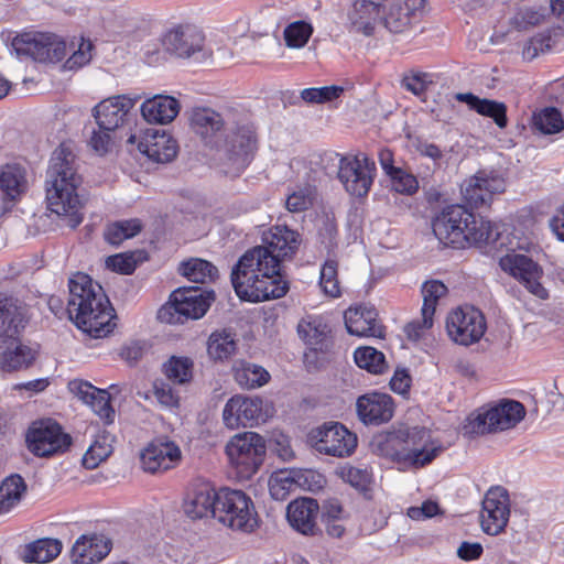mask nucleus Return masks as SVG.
I'll list each match as a JSON object with an SVG mask.
<instances>
[{
    "instance_id": "nucleus-41",
    "label": "nucleus",
    "mask_w": 564,
    "mask_h": 564,
    "mask_svg": "<svg viewBox=\"0 0 564 564\" xmlns=\"http://www.w3.org/2000/svg\"><path fill=\"white\" fill-rule=\"evenodd\" d=\"M26 486L19 475L7 477L0 485V514L9 512L21 500Z\"/></svg>"
},
{
    "instance_id": "nucleus-16",
    "label": "nucleus",
    "mask_w": 564,
    "mask_h": 564,
    "mask_svg": "<svg viewBox=\"0 0 564 564\" xmlns=\"http://www.w3.org/2000/svg\"><path fill=\"white\" fill-rule=\"evenodd\" d=\"M258 147V138L252 123L238 122L226 135L224 152L236 172L243 170Z\"/></svg>"
},
{
    "instance_id": "nucleus-45",
    "label": "nucleus",
    "mask_w": 564,
    "mask_h": 564,
    "mask_svg": "<svg viewBox=\"0 0 564 564\" xmlns=\"http://www.w3.org/2000/svg\"><path fill=\"white\" fill-rule=\"evenodd\" d=\"M356 365L373 375H381L388 369L384 355L373 347H359L354 354Z\"/></svg>"
},
{
    "instance_id": "nucleus-23",
    "label": "nucleus",
    "mask_w": 564,
    "mask_h": 564,
    "mask_svg": "<svg viewBox=\"0 0 564 564\" xmlns=\"http://www.w3.org/2000/svg\"><path fill=\"white\" fill-rule=\"evenodd\" d=\"M205 35L193 24H180L167 31L163 37L165 50L178 57H189L204 47Z\"/></svg>"
},
{
    "instance_id": "nucleus-26",
    "label": "nucleus",
    "mask_w": 564,
    "mask_h": 564,
    "mask_svg": "<svg viewBox=\"0 0 564 564\" xmlns=\"http://www.w3.org/2000/svg\"><path fill=\"white\" fill-rule=\"evenodd\" d=\"M356 408L359 419L366 424L388 422L393 416L394 410L392 398L378 392L359 397Z\"/></svg>"
},
{
    "instance_id": "nucleus-29",
    "label": "nucleus",
    "mask_w": 564,
    "mask_h": 564,
    "mask_svg": "<svg viewBox=\"0 0 564 564\" xmlns=\"http://www.w3.org/2000/svg\"><path fill=\"white\" fill-rule=\"evenodd\" d=\"M26 316L18 300L0 294V338L14 339L24 329Z\"/></svg>"
},
{
    "instance_id": "nucleus-2",
    "label": "nucleus",
    "mask_w": 564,
    "mask_h": 564,
    "mask_svg": "<svg viewBox=\"0 0 564 564\" xmlns=\"http://www.w3.org/2000/svg\"><path fill=\"white\" fill-rule=\"evenodd\" d=\"M80 183L75 154L67 145L61 144L53 152L46 172L45 200L47 209L73 229L83 221L82 204L77 194Z\"/></svg>"
},
{
    "instance_id": "nucleus-55",
    "label": "nucleus",
    "mask_w": 564,
    "mask_h": 564,
    "mask_svg": "<svg viewBox=\"0 0 564 564\" xmlns=\"http://www.w3.org/2000/svg\"><path fill=\"white\" fill-rule=\"evenodd\" d=\"M86 404H88L105 423L110 424L113 422L115 410L110 404V394L107 390L97 389L96 393L93 394Z\"/></svg>"
},
{
    "instance_id": "nucleus-52",
    "label": "nucleus",
    "mask_w": 564,
    "mask_h": 564,
    "mask_svg": "<svg viewBox=\"0 0 564 564\" xmlns=\"http://www.w3.org/2000/svg\"><path fill=\"white\" fill-rule=\"evenodd\" d=\"M112 453V446L107 436L98 437L86 451L83 465L88 469L96 468Z\"/></svg>"
},
{
    "instance_id": "nucleus-37",
    "label": "nucleus",
    "mask_w": 564,
    "mask_h": 564,
    "mask_svg": "<svg viewBox=\"0 0 564 564\" xmlns=\"http://www.w3.org/2000/svg\"><path fill=\"white\" fill-rule=\"evenodd\" d=\"M300 337L314 350L327 348L330 329L328 325L316 316L303 318L297 326Z\"/></svg>"
},
{
    "instance_id": "nucleus-22",
    "label": "nucleus",
    "mask_w": 564,
    "mask_h": 564,
    "mask_svg": "<svg viewBox=\"0 0 564 564\" xmlns=\"http://www.w3.org/2000/svg\"><path fill=\"white\" fill-rule=\"evenodd\" d=\"M128 143L137 145L138 151L155 163H167L176 156V142L159 129H147L142 135H130Z\"/></svg>"
},
{
    "instance_id": "nucleus-46",
    "label": "nucleus",
    "mask_w": 564,
    "mask_h": 564,
    "mask_svg": "<svg viewBox=\"0 0 564 564\" xmlns=\"http://www.w3.org/2000/svg\"><path fill=\"white\" fill-rule=\"evenodd\" d=\"M141 229L139 219L120 220L108 225L104 236L109 243L118 246L126 239L137 236Z\"/></svg>"
},
{
    "instance_id": "nucleus-54",
    "label": "nucleus",
    "mask_w": 564,
    "mask_h": 564,
    "mask_svg": "<svg viewBox=\"0 0 564 564\" xmlns=\"http://www.w3.org/2000/svg\"><path fill=\"white\" fill-rule=\"evenodd\" d=\"M544 19V13L534 8H521L510 19V25L516 31H527L539 25Z\"/></svg>"
},
{
    "instance_id": "nucleus-51",
    "label": "nucleus",
    "mask_w": 564,
    "mask_h": 564,
    "mask_svg": "<svg viewBox=\"0 0 564 564\" xmlns=\"http://www.w3.org/2000/svg\"><path fill=\"white\" fill-rule=\"evenodd\" d=\"M313 28L305 21H295L289 24L283 32L285 44L292 48L303 47L310 40Z\"/></svg>"
},
{
    "instance_id": "nucleus-12",
    "label": "nucleus",
    "mask_w": 564,
    "mask_h": 564,
    "mask_svg": "<svg viewBox=\"0 0 564 564\" xmlns=\"http://www.w3.org/2000/svg\"><path fill=\"white\" fill-rule=\"evenodd\" d=\"M524 406L514 400H503L469 419L468 427L476 434L506 431L524 419Z\"/></svg>"
},
{
    "instance_id": "nucleus-58",
    "label": "nucleus",
    "mask_w": 564,
    "mask_h": 564,
    "mask_svg": "<svg viewBox=\"0 0 564 564\" xmlns=\"http://www.w3.org/2000/svg\"><path fill=\"white\" fill-rule=\"evenodd\" d=\"M434 83L433 76L429 73L412 72L402 79V85L416 96L422 95L430 85Z\"/></svg>"
},
{
    "instance_id": "nucleus-9",
    "label": "nucleus",
    "mask_w": 564,
    "mask_h": 564,
    "mask_svg": "<svg viewBox=\"0 0 564 564\" xmlns=\"http://www.w3.org/2000/svg\"><path fill=\"white\" fill-rule=\"evenodd\" d=\"M225 451L230 464L238 469L239 474L250 477L263 462L265 443L259 434L245 432L232 436Z\"/></svg>"
},
{
    "instance_id": "nucleus-4",
    "label": "nucleus",
    "mask_w": 564,
    "mask_h": 564,
    "mask_svg": "<svg viewBox=\"0 0 564 564\" xmlns=\"http://www.w3.org/2000/svg\"><path fill=\"white\" fill-rule=\"evenodd\" d=\"M425 0H358L349 13L355 31L367 36L380 28L391 33L406 31L423 10Z\"/></svg>"
},
{
    "instance_id": "nucleus-42",
    "label": "nucleus",
    "mask_w": 564,
    "mask_h": 564,
    "mask_svg": "<svg viewBox=\"0 0 564 564\" xmlns=\"http://www.w3.org/2000/svg\"><path fill=\"white\" fill-rule=\"evenodd\" d=\"M181 272L188 281L202 284L214 282L218 276V270L213 263L197 258L183 262Z\"/></svg>"
},
{
    "instance_id": "nucleus-33",
    "label": "nucleus",
    "mask_w": 564,
    "mask_h": 564,
    "mask_svg": "<svg viewBox=\"0 0 564 564\" xmlns=\"http://www.w3.org/2000/svg\"><path fill=\"white\" fill-rule=\"evenodd\" d=\"M218 503V491L208 484L196 486L188 494L184 502V511L192 519H202L208 516L214 518V509Z\"/></svg>"
},
{
    "instance_id": "nucleus-40",
    "label": "nucleus",
    "mask_w": 564,
    "mask_h": 564,
    "mask_svg": "<svg viewBox=\"0 0 564 564\" xmlns=\"http://www.w3.org/2000/svg\"><path fill=\"white\" fill-rule=\"evenodd\" d=\"M0 188L3 194L14 199L26 188L24 170L17 164H7L0 170Z\"/></svg>"
},
{
    "instance_id": "nucleus-28",
    "label": "nucleus",
    "mask_w": 564,
    "mask_h": 564,
    "mask_svg": "<svg viewBox=\"0 0 564 564\" xmlns=\"http://www.w3.org/2000/svg\"><path fill=\"white\" fill-rule=\"evenodd\" d=\"M37 351L32 347L17 341L0 344V371L12 373L23 371L33 366Z\"/></svg>"
},
{
    "instance_id": "nucleus-39",
    "label": "nucleus",
    "mask_w": 564,
    "mask_h": 564,
    "mask_svg": "<svg viewBox=\"0 0 564 564\" xmlns=\"http://www.w3.org/2000/svg\"><path fill=\"white\" fill-rule=\"evenodd\" d=\"M234 371L237 383L245 389L261 387L270 379L269 372L263 367L243 360L236 362Z\"/></svg>"
},
{
    "instance_id": "nucleus-35",
    "label": "nucleus",
    "mask_w": 564,
    "mask_h": 564,
    "mask_svg": "<svg viewBox=\"0 0 564 564\" xmlns=\"http://www.w3.org/2000/svg\"><path fill=\"white\" fill-rule=\"evenodd\" d=\"M463 235L465 236L464 248H466L471 245L494 242L499 231L496 224L471 213V217L465 221Z\"/></svg>"
},
{
    "instance_id": "nucleus-27",
    "label": "nucleus",
    "mask_w": 564,
    "mask_h": 564,
    "mask_svg": "<svg viewBox=\"0 0 564 564\" xmlns=\"http://www.w3.org/2000/svg\"><path fill=\"white\" fill-rule=\"evenodd\" d=\"M318 503L312 498H301L288 506L286 519L290 525L304 535H315L318 531L316 523Z\"/></svg>"
},
{
    "instance_id": "nucleus-56",
    "label": "nucleus",
    "mask_w": 564,
    "mask_h": 564,
    "mask_svg": "<svg viewBox=\"0 0 564 564\" xmlns=\"http://www.w3.org/2000/svg\"><path fill=\"white\" fill-rule=\"evenodd\" d=\"M343 91V87L335 85L321 88H306L301 91V97L308 104H323L338 98Z\"/></svg>"
},
{
    "instance_id": "nucleus-36",
    "label": "nucleus",
    "mask_w": 564,
    "mask_h": 564,
    "mask_svg": "<svg viewBox=\"0 0 564 564\" xmlns=\"http://www.w3.org/2000/svg\"><path fill=\"white\" fill-rule=\"evenodd\" d=\"M224 123L221 115L210 108H194L189 116L192 130L204 140L212 139Z\"/></svg>"
},
{
    "instance_id": "nucleus-53",
    "label": "nucleus",
    "mask_w": 564,
    "mask_h": 564,
    "mask_svg": "<svg viewBox=\"0 0 564 564\" xmlns=\"http://www.w3.org/2000/svg\"><path fill=\"white\" fill-rule=\"evenodd\" d=\"M337 268L338 264L335 260H327L321 269L319 285L324 293L330 297L340 295Z\"/></svg>"
},
{
    "instance_id": "nucleus-64",
    "label": "nucleus",
    "mask_w": 564,
    "mask_h": 564,
    "mask_svg": "<svg viewBox=\"0 0 564 564\" xmlns=\"http://www.w3.org/2000/svg\"><path fill=\"white\" fill-rule=\"evenodd\" d=\"M440 512V506L432 500H426L421 507H411L408 509V516L416 521L429 519Z\"/></svg>"
},
{
    "instance_id": "nucleus-10",
    "label": "nucleus",
    "mask_w": 564,
    "mask_h": 564,
    "mask_svg": "<svg viewBox=\"0 0 564 564\" xmlns=\"http://www.w3.org/2000/svg\"><path fill=\"white\" fill-rule=\"evenodd\" d=\"M310 445L318 453L348 457L357 447V436L338 422H326L310 431L307 435Z\"/></svg>"
},
{
    "instance_id": "nucleus-13",
    "label": "nucleus",
    "mask_w": 564,
    "mask_h": 564,
    "mask_svg": "<svg viewBox=\"0 0 564 564\" xmlns=\"http://www.w3.org/2000/svg\"><path fill=\"white\" fill-rule=\"evenodd\" d=\"M499 267L505 273L516 279L533 295L540 299L547 297V291L541 284L543 270L541 265L529 256L517 252L516 250L508 251L499 259Z\"/></svg>"
},
{
    "instance_id": "nucleus-8",
    "label": "nucleus",
    "mask_w": 564,
    "mask_h": 564,
    "mask_svg": "<svg viewBox=\"0 0 564 564\" xmlns=\"http://www.w3.org/2000/svg\"><path fill=\"white\" fill-rule=\"evenodd\" d=\"M338 160L337 177L345 189L352 196L362 197L368 194L376 176V163L367 154L339 156L330 155Z\"/></svg>"
},
{
    "instance_id": "nucleus-24",
    "label": "nucleus",
    "mask_w": 564,
    "mask_h": 564,
    "mask_svg": "<svg viewBox=\"0 0 564 564\" xmlns=\"http://www.w3.org/2000/svg\"><path fill=\"white\" fill-rule=\"evenodd\" d=\"M134 104L135 99L126 96H116L100 101L93 110L98 128L115 131L126 122Z\"/></svg>"
},
{
    "instance_id": "nucleus-7",
    "label": "nucleus",
    "mask_w": 564,
    "mask_h": 564,
    "mask_svg": "<svg viewBox=\"0 0 564 564\" xmlns=\"http://www.w3.org/2000/svg\"><path fill=\"white\" fill-rule=\"evenodd\" d=\"M214 301V295L198 289L176 290L172 293L170 301L158 312V318L162 323L183 324L187 319H197L205 315Z\"/></svg>"
},
{
    "instance_id": "nucleus-60",
    "label": "nucleus",
    "mask_w": 564,
    "mask_h": 564,
    "mask_svg": "<svg viewBox=\"0 0 564 564\" xmlns=\"http://www.w3.org/2000/svg\"><path fill=\"white\" fill-rule=\"evenodd\" d=\"M106 265L112 271L130 274L134 271L137 262L133 254L119 253L108 257L106 259Z\"/></svg>"
},
{
    "instance_id": "nucleus-6",
    "label": "nucleus",
    "mask_w": 564,
    "mask_h": 564,
    "mask_svg": "<svg viewBox=\"0 0 564 564\" xmlns=\"http://www.w3.org/2000/svg\"><path fill=\"white\" fill-rule=\"evenodd\" d=\"M214 518L231 530L252 533L260 527V519L252 499L242 490L221 488Z\"/></svg>"
},
{
    "instance_id": "nucleus-11",
    "label": "nucleus",
    "mask_w": 564,
    "mask_h": 564,
    "mask_svg": "<svg viewBox=\"0 0 564 564\" xmlns=\"http://www.w3.org/2000/svg\"><path fill=\"white\" fill-rule=\"evenodd\" d=\"M28 449L37 457H50L62 454L72 444V437L62 426L51 420L33 422L25 436Z\"/></svg>"
},
{
    "instance_id": "nucleus-5",
    "label": "nucleus",
    "mask_w": 564,
    "mask_h": 564,
    "mask_svg": "<svg viewBox=\"0 0 564 564\" xmlns=\"http://www.w3.org/2000/svg\"><path fill=\"white\" fill-rule=\"evenodd\" d=\"M383 455L404 467L422 468L442 454V443L426 427L401 426L384 435L379 443Z\"/></svg>"
},
{
    "instance_id": "nucleus-3",
    "label": "nucleus",
    "mask_w": 564,
    "mask_h": 564,
    "mask_svg": "<svg viewBox=\"0 0 564 564\" xmlns=\"http://www.w3.org/2000/svg\"><path fill=\"white\" fill-rule=\"evenodd\" d=\"M68 289L69 318L95 338L107 336L113 327V310L101 285L88 274L77 272L69 278Z\"/></svg>"
},
{
    "instance_id": "nucleus-32",
    "label": "nucleus",
    "mask_w": 564,
    "mask_h": 564,
    "mask_svg": "<svg viewBox=\"0 0 564 564\" xmlns=\"http://www.w3.org/2000/svg\"><path fill=\"white\" fill-rule=\"evenodd\" d=\"M345 325L349 334L356 336L381 337L382 327L377 322L372 308L350 307L345 312Z\"/></svg>"
},
{
    "instance_id": "nucleus-43",
    "label": "nucleus",
    "mask_w": 564,
    "mask_h": 564,
    "mask_svg": "<svg viewBox=\"0 0 564 564\" xmlns=\"http://www.w3.org/2000/svg\"><path fill=\"white\" fill-rule=\"evenodd\" d=\"M237 349V343L231 333L226 330L214 332L207 343L208 356L217 361L230 358Z\"/></svg>"
},
{
    "instance_id": "nucleus-48",
    "label": "nucleus",
    "mask_w": 564,
    "mask_h": 564,
    "mask_svg": "<svg viewBox=\"0 0 564 564\" xmlns=\"http://www.w3.org/2000/svg\"><path fill=\"white\" fill-rule=\"evenodd\" d=\"M563 122L561 112L553 107L544 108L535 112L532 117L533 127L543 134H552L561 131Z\"/></svg>"
},
{
    "instance_id": "nucleus-31",
    "label": "nucleus",
    "mask_w": 564,
    "mask_h": 564,
    "mask_svg": "<svg viewBox=\"0 0 564 564\" xmlns=\"http://www.w3.org/2000/svg\"><path fill=\"white\" fill-rule=\"evenodd\" d=\"M180 102L167 95H155L141 105V115L149 123L166 124L172 122L180 112Z\"/></svg>"
},
{
    "instance_id": "nucleus-25",
    "label": "nucleus",
    "mask_w": 564,
    "mask_h": 564,
    "mask_svg": "<svg viewBox=\"0 0 564 564\" xmlns=\"http://www.w3.org/2000/svg\"><path fill=\"white\" fill-rule=\"evenodd\" d=\"M262 242L261 246L269 250L282 265L284 260L292 259L296 253L301 237L297 231L286 226H274L263 235Z\"/></svg>"
},
{
    "instance_id": "nucleus-49",
    "label": "nucleus",
    "mask_w": 564,
    "mask_h": 564,
    "mask_svg": "<svg viewBox=\"0 0 564 564\" xmlns=\"http://www.w3.org/2000/svg\"><path fill=\"white\" fill-rule=\"evenodd\" d=\"M316 197V187L311 184L296 186L286 197L285 206L291 213L308 209Z\"/></svg>"
},
{
    "instance_id": "nucleus-21",
    "label": "nucleus",
    "mask_w": 564,
    "mask_h": 564,
    "mask_svg": "<svg viewBox=\"0 0 564 564\" xmlns=\"http://www.w3.org/2000/svg\"><path fill=\"white\" fill-rule=\"evenodd\" d=\"M140 458L145 471L162 473L180 465L182 451L174 441L167 437H158L142 451Z\"/></svg>"
},
{
    "instance_id": "nucleus-59",
    "label": "nucleus",
    "mask_w": 564,
    "mask_h": 564,
    "mask_svg": "<svg viewBox=\"0 0 564 564\" xmlns=\"http://www.w3.org/2000/svg\"><path fill=\"white\" fill-rule=\"evenodd\" d=\"M392 181V186L395 192L406 195L414 194L419 188V182L416 177L402 169L394 171L389 175Z\"/></svg>"
},
{
    "instance_id": "nucleus-1",
    "label": "nucleus",
    "mask_w": 564,
    "mask_h": 564,
    "mask_svg": "<svg viewBox=\"0 0 564 564\" xmlns=\"http://www.w3.org/2000/svg\"><path fill=\"white\" fill-rule=\"evenodd\" d=\"M281 270L276 258L262 246H257L239 258L231 271V283L236 294L245 301L279 299L288 291Z\"/></svg>"
},
{
    "instance_id": "nucleus-44",
    "label": "nucleus",
    "mask_w": 564,
    "mask_h": 564,
    "mask_svg": "<svg viewBox=\"0 0 564 564\" xmlns=\"http://www.w3.org/2000/svg\"><path fill=\"white\" fill-rule=\"evenodd\" d=\"M296 474L291 470H280L274 473L269 479V491L274 500L283 501L290 494L295 491L300 486Z\"/></svg>"
},
{
    "instance_id": "nucleus-38",
    "label": "nucleus",
    "mask_w": 564,
    "mask_h": 564,
    "mask_svg": "<svg viewBox=\"0 0 564 564\" xmlns=\"http://www.w3.org/2000/svg\"><path fill=\"white\" fill-rule=\"evenodd\" d=\"M63 544L57 539H39L25 545L22 560L26 563H48L61 554Z\"/></svg>"
},
{
    "instance_id": "nucleus-17",
    "label": "nucleus",
    "mask_w": 564,
    "mask_h": 564,
    "mask_svg": "<svg viewBox=\"0 0 564 564\" xmlns=\"http://www.w3.org/2000/svg\"><path fill=\"white\" fill-rule=\"evenodd\" d=\"M469 217H471V213L464 206H448L433 219V232L444 246L463 249L465 243L464 225Z\"/></svg>"
},
{
    "instance_id": "nucleus-34",
    "label": "nucleus",
    "mask_w": 564,
    "mask_h": 564,
    "mask_svg": "<svg viewBox=\"0 0 564 564\" xmlns=\"http://www.w3.org/2000/svg\"><path fill=\"white\" fill-rule=\"evenodd\" d=\"M455 99L466 104L480 116L491 118L500 129L507 127V106L503 102L479 98L471 93H458L455 95Z\"/></svg>"
},
{
    "instance_id": "nucleus-15",
    "label": "nucleus",
    "mask_w": 564,
    "mask_h": 564,
    "mask_svg": "<svg viewBox=\"0 0 564 564\" xmlns=\"http://www.w3.org/2000/svg\"><path fill=\"white\" fill-rule=\"evenodd\" d=\"M446 330L454 343L469 346L484 336L486 321L480 311L474 307H459L448 314Z\"/></svg>"
},
{
    "instance_id": "nucleus-61",
    "label": "nucleus",
    "mask_w": 564,
    "mask_h": 564,
    "mask_svg": "<svg viewBox=\"0 0 564 564\" xmlns=\"http://www.w3.org/2000/svg\"><path fill=\"white\" fill-rule=\"evenodd\" d=\"M153 392L155 399L161 405L166 408H174L178 405L180 398L176 393H174L169 383H154Z\"/></svg>"
},
{
    "instance_id": "nucleus-57",
    "label": "nucleus",
    "mask_w": 564,
    "mask_h": 564,
    "mask_svg": "<svg viewBox=\"0 0 564 564\" xmlns=\"http://www.w3.org/2000/svg\"><path fill=\"white\" fill-rule=\"evenodd\" d=\"M94 45L90 41L82 39L78 48L67 58L64 68L68 70H77L87 65L93 57Z\"/></svg>"
},
{
    "instance_id": "nucleus-14",
    "label": "nucleus",
    "mask_w": 564,
    "mask_h": 564,
    "mask_svg": "<svg viewBox=\"0 0 564 564\" xmlns=\"http://www.w3.org/2000/svg\"><path fill=\"white\" fill-rule=\"evenodd\" d=\"M18 55H26L37 62L56 63L66 53V43L54 34L23 33L12 41Z\"/></svg>"
},
{
    "instance_id": "nucleus-50",
    "label": "nucleus",
    "mask_w": 564,
    "mask_h": 564,
    "mask_svg": "<svg viewBox=\"0 0 564 564\" xmlns=\"http://www.w3.org/2000/svg\"><path fill=\"white\" fill-rule=\"evenodd\" d=\"M423 306L422 314L434 316L438 301L446 296L447 288L438 280L426 281L422 285Z\"/></svg>"
},
{
    "instance_id": "nucleus-30",
    "label": "nucleus",
    "mask_w": 564,
    "mask_h": 564,
    "mask_svg": "<svg viewBox=\"0 0 564 564\" xmlns=\"http://www.w3.org/2000/svg\"><path fill=\"white\" fill-rule=\"evenodd\" d=\"M111 550V543L102 535H82L70 551L73 564H94L104 560Z\"/></svg>"
},
{
    "instance_id": "nucleus-47",
    "label": "nucleus",
    "mask_w": 564,
    "mask_h": 564,
    "mask_svg": "<svg viewBox=\"0 0 564 564\" xmlns=\"http://www.w3.org/2000/svg\"><path fill=\"white\" fill-rule=\"evenodd\" d=\"M164 373L175 383H187L193 378V361L187 357L173 356L164 364Z\"/></svg>"
},
{
    "instance_id": "nucleus-63",
    "label": "nucleus",
    "mask_w": 564,
    "mask_h": 564,
    "mask_svg": "<svg viewBox=\"0 0 564 564\" xmlns=\"http://www.w3.org/2000/svg\"><path fill=\"white\" fill-rule=\"evenodd\" d=\"M110 132L105 129H98L97 131H93V134L89 140V144L95 152L102 155L107 153L111 145V137Z\"/></svg>"
},
{
    "instance_id": "nucleus-18",
    "label": "nucleus",
    "mask_w": 564,
    "mask_h": 564,
    "mask_svg": "<svg viewBox=\"0 0 564 564\" xmlns=\"http://www.w3.org/2000/svg\"><path fill=\"white\" fill-rule=\"evenodd\" d=\"M267 416L262 399L241 394L231 397L223 410L224 424L230 430L259 424L264 422Z\"/></svg>"
},
{
    "instance_id": "nucleus-62",
    "label": "nucleus",
    "mask_w": 564,
    "mask_h": 564,
    "mask_svg": "<svg viewBox=\"0 0 564 564\" xmlns=\"http://www.w3.org/2000/svg\"><path fill=\"white\" fill-rule=\"evenodd\" d=\"M433 326V316H425L422 314L421 321H413L404 327V332L409 339L419 340L422 338L426 330Z\"/></svg>"
},
{
    "instance_id": "nucleus-20",
    "label": "nucleus",
    "mask_w": 564,
    "mask_h": 564,
    "mask_svg": "<svg viewBox=\"0 0 564 564\" xmlns=\"http://www.w3.org/2000/svg\"><path fill=\"white\" fill-rule=\"evenodd\" d=\"M505 189L503 177L486 171H480L465 181L460 188L464 200L475 208L488 204L494 195L503 193Z\"/></svg>"
},
{
    "instance_id": "nucleus-19",
    "label": "nucleus",
    "mask_w": 564,
    "mask_h": 564,
    "mask_svg": "<svg viewBox=\"0 0 564 564\" xmlns=\"http://www.w3.org/2000/svg\"><path fill=\"white\" fill-rule=\"evenodd\" d=\"M510 517V501L508 492L502 487L491 488L487 491L480 512V525L489 535H498L508 524Z\"/></svg>"
}]
</instances>
